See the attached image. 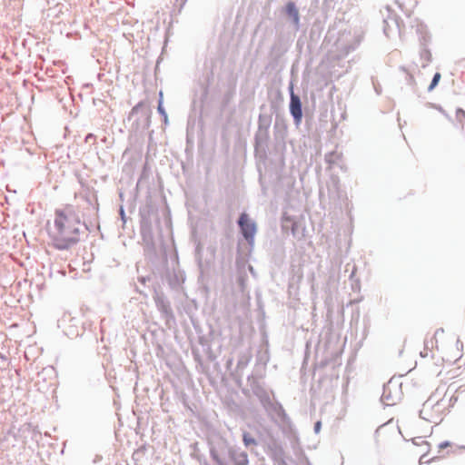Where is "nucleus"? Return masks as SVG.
<instances>
[{"label": "nucleus", "instance_id": "20e7f679", "mask_svg": "<svg viewBox=\"0 0 465 465\" xmlns=\"http://www.w3.org/2000/svg\"><path fill=\"white\" fill-rule=\"evenodd\" d=\"M290 110L295 121L300 123L302 116V104L299 96L295 95L293 92L291 94Z\"/></svg>", "mask_w": 465, "mask_h": 465}, {"label": "nucleus", "instance_id": "0eeeda50", "mask_svg": "<svg viewBox=\"0 0 465 465\" xmlns=\"http://www.w3.org/2000/svg\"><path fill=\"white\" fill-rule=\"evenodd\" d=\"M440 73H436L433 76V79L429 86V91H431L434 89V87L438 84L439 81L440 80Z\"/></svg>", "mask_w": 465, "mask_h": 465}, {"label": "nucleus", "instance_id": "9d476101", "mask_svg": "<svg viewBox=\"0 0 465 465\" xmlns=\"http://www.w3.org/2000/svg\"><path fill=\"white\" fill-rule=\"evenodd\" d=\"M158 111H159L161 114H165L164 110H163V106H162V104H161V103H160V104H159V106H158Z\"/></svg>", "mask_w": 465, "mask_h": 465}, {"label": "nucleus", "instance_id": "1a4fd4ad", "mask_svg": "<svg viewBox=\"0 0 465 465\" xmlns=\"http://www.w3.org/2000/svg\"><path fill=\"white\" fill-rule=\"evenodd\" d=\"M321 425H322V424H321V421H317V422L315 423V425H314V430H315V432H317V433H318V432L320 431V430H321Z\"/></svg>", "mask_w": 465, "mask_h": 465}, {"label": "nucleus", "instance_id": "7ed1b4c3", "mask_svg": "<svg viewBox=\"0 0 465 465\" xmlns=\"http://www.w3.org/2000/svg\"><path fill=\"white\" fill-rule=\"evenodd\" d=\"M443 333L444 331L442 329H439L432 336L425 340L424 348L420 353L422 358L433 356V351L438 349L437 336Z\"/></svg>", "mask_w": 465, "mask_h": 465}, {"label": "nucleus", "instance_id": "f257e3e1", "mask_svg": "<svg viewBox=\"0 0 465 465\" xmlns=\"http://www.w3.org/2000/svg\"><path fill=\"white\" fill-rule=\"evenodd\" d=\"M82 222L72 205H64L54 211L45 231L49 244L57 250H68L80 241Z\"/></svg>", "mask_w": 465, "mask_h": 465}, {"label": "nucleus", "instance_id": "423d86ee", "mask_svg": "<svg viewBox=\"0 0 465 465\" xmlns=\"http://www.w3.org/2000/svg\"><path fill=\"white\" fill-rule=\"evenodd\" d=\"M456 119L458 122H460L461 124L465 122V111L463 109H457L456 111Z\"/></svg>", "mask_w": 465, "mask_h": 465}, {"label": "nucleus", "instance_id": "39448f33", "mask_svg": "<svg viewBox=\"0 0 465 465\" xmlns=\"http://www.w3.org/2000/svg\"><path fill=\"white\" fill-rule=\"evenodd\" d=\"M287 15L292 19L293 23L298 25L299 24V11L294 3L290 2L286 5Z\"/></svg>", "mask_w": 465, "mask_h": 465}, {"label": "nucleus", "instance_id": "9b49d317", "mask_svg": "<svg viewBox=\"0 0 465 465\" xmlns=\"http://www.w3.org/2000/svg\"><path fill=\"white\" fill-rule=\"evenodd\" d=\"M247 464V459L246 457L244 458V462L241 463V465H246Z\"/></svg>", "mask_w": 465, "mask_h": 465}, {"label": "nucleus", "instance_id": "f03ea898", "mask_svg": "<svg viewBox=\"0 0 465 465\" xmlns=\"http://www.w3.org/2000/svg\"><path fill=\"white\" fill-rule=\"evenodd\" d=\"M238 224L241 228L244 239L250 244H252L257 230L256 223L249 217L247 213H243L239 218Z\"/></svg>", "mask_w": 465, "mask_h": 465}, {"label": "nucleus", "instance_id": "6e6552de", "mask_svg": "<svg viewBox=\"0 0 465 465\" xmlns=\"http://www.w3.org/2000/svg\"><path fill=\"white\" fill-rule=\"evenodd\" d=\"M243 442L246 446H249L251 444H256L255 440L252 438L248 433L243 434Z\"/></svg>", "mask_w": 465, "mask_h": 465}]
</instances>
